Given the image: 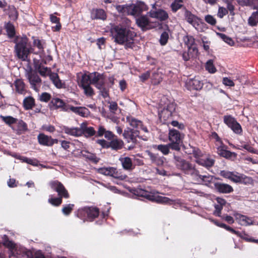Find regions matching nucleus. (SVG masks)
<instances>
[{"label":"nucleus","instance_id":"nucleus-1","mask_svg":"<svg viewBox=\"0 0 258 258\" xmlns=\"http://www.w3.org/2000/svg\"><path fill=\"white\" fill-rule=\"evenodd\" d=\"M110 32L114 41L119 45H124L125 49H133L135 47L136 33L127 23H120L111 26Z\"/></svg>","mask_w":258,"mask_h":258},{"label":"nucleus","instance_id":"nucleus-2","mask_svg":"<svg viewBox=\"0 0 258 258\" xmlns=\"http://www.w3.org/2000/svg\"><path fill=\"white\" fill-rule=\"evenodd\" d=\"M126 121L131 126L136 128V130H134L128 128L127 130H125L123 133V136L125 141L127 143H131V145L127 146L126 149L128 150H131L135 147V145L137 142V138H140L139 130L140 129L146 133H148V130L147 127L143 125L141 120L135 118L133 116H127Z\"/></svg>","mask_w":258,"mask_h":258},{"label":"nucleus","instance_id":"nucleus-3","mask_svg":"<svg viewBox=\"0 0 258 258\" xmlns=\"http://www.w3.org/2000/svg\"><path fill=\"white\" fill-rule=\"evenodd\" d=\"M29 39L26 36H17L13 40L15 44V55L23 61H26L29 55L33 53V48L28 43Z\"/></svg>","mask_w":258,"mask_h":258},{"label":"nucleus","instance_id":"nucleus-4","mask_svg":"<svg viewBox=\"0 0 258 258\" xmlns=\"http://www.w3.org/2000/svg\"><path fill=\"white\" fill-rule=\"evenodd\" d=\"M174 163L176 168L186 175H190L191 178L198 177V169L195 164L180 156L174 155Z\"/></svg>","mask_w":258,"mask_h":258},{"label":"nucleus","instance_id":"nucleus-5","mask_svg":"<svg viewBox=\"0 0 258 258\" xmlns=\"http://www.w3.org/2000/svg\"><path fill=\"white\" fill-rule=\"evenodd\" d=\"M99 209L96 207L86 206L78 210L76 216L84 221H93L99 215Z\"/></svg>","mask_w":258,"mask_h":258},{"label":"nucleus","instance_id":"nucleus-6","mask_svg":"<svg viewBox=\"0 0 258 258\" xmlns=\"http://www.w3.org/2000/svg\"><path fill=\"white\" fill-rule=\"evenodd\" d=\"M176 104L174 102H170L162 109L159 110V118L163 123L166 124L172 119L175 112Z\"/></svg>","mask_w":258,"mask_h":258},{"label":"nucleus","instance_id":"nucleus-7","mask_svg":"<svg viewBox=\"0 0 258 258\" xmlns=\"http://www.w3.org/2000/svg\"><path fill=\"white\" fill-rule=\"evenodd\" d=\"M183 137L182 134L175 129H170L168 133V139L171 149L179 151L182 144Z\"/></svg>","mask_w":258,"mask_h":258},{"label":"nucleus","instance_id":"nucleus-8","mask_svg":"<svg viewBox=\"0 0 258 258\" xmlns=\"http://www.w3.org/2000/svg\"><path fill=\"white\" fill-rule=\"evenodd\" d=\"M51 189L57 193L58 196L60 198L68 199L70 194L62 183L58 180L52 181L49 183Z\"/></svg>","mask_w":258,"mask_h":258},{"label":"nucleus","instance_id":"nucleus-9","mask_svg":"<svg viewBox=\"0 0 258 258\" xmlns=\"http://www.w3.org/2000/svg\"><path fill=\"white\" fill-rule=\"evenodd\" d=\"M128 15L139 17L144 11L148 10V7L145 3L139 2L136 4H130L128 7Z\"/></svg>","mask_w":258,"mask_h":258},{"label":"nucleus","instance_id":"nucleus-10","mask_svg":"<svg viewBox=\"0 0 258 258\" xmlns=\"http://www.w3.org/2000/svg\"><path fill=\"white\" fill-rule=\"evenodd\" d=\"M184 16L186 21L191 24L197 30H199L201 23V19L184 7Z\"/></svg>","mask_w":258,"mask_h":258},{"label":"nucleus","instance_id":"nucleus-11","mask_svg":"<svg viewBox=\"0 0 258 258\" xmlns=\"http://www.w3.org/2000/svg\"><path fill=\"white\" fill-rule=\"evenodd\" d=\"M92 74L94 77L92 80V85H94L97 89H101L102 87L107 86L104 74L94 72L92 73Z\"/></svg>","mask_w":258,"mask_h":258},{"label":"nucleus","instance_id":"nucleus-12","mask_svg":"<svg viewBox=\"0 0 258 258\" xmlns=\"http://www.w3.org/2000/svg\"><path fill=\"white\" fill-rule=\"evenodd\" d=\"M146 199L157 203L168 204L170 205L173 203V201L169 198L159 196L154 192H149Z\"/></svg>","mask_w":258,"mask_h":258},{"label":"nucleus","instance_id":"nucleus-13","mask_svg":"<svg viewBox=\"0 0 258 258\" xmlns=\"http://www.w3.org/2000/svg\"><path fill=\"white\" fill-rule=\"evenodd\" d=\"M137 26L143 31L152 28L151 21L147 15H141L136 19Z\"/></svg>","mask_w":258,"mask_h":258},{"label":"nucleus","instance_id":"nucleus-14","mask_svg":"<svg viewBox=\"0 0 258 258\" xmlns=\"http://www.w3.org/2000/svg\"><path fill=\"white\" fill-rule=\"evenodd\" d=\"M203 86V82L195 77L192 79H188L185 82V87L188 90H200Z\"/></svg>","mask_w":258,"mask_h":258},{"label":"nucleus","instance_id":"nucleus-15","mask_svg":"<svg viewBox=\"0 0 258 258\" xmlns=\"http://www.w3.org/2000/svg\"><path fill=\"white\" fill-rule=\"evenodd\" d=\"M227 146L223 144L217 148V153L220 156L226 159H231L236 158L237 154L227 150Z\"/></svg>","mask_w":258,"mask_h":258},{"label":"nucleus","instance_id":"nucleus-16","mask_svg":"<svg viewBox=\"0 0 258 258\" xmlns=\"http://www.w3.org/2000/svg\"><path fill=\"white\" fill-rule=\"evenodd\" d=\"M147 14L151 18L157 19L160 21H165L169 17L168 13L162 9H158L157 11L151 10Z\"/></svg>","mask_w":258,"mask_h":258},{"label":"nucleus","instance_id":"nucleus-17","mask_svg":"<svg viewBox=\"0 0 258 258\" xmlns=\"http://www.w3.org/2000/svg\"><path fill=\"white\" fill-rule=\"evenodd\" d=\"M68 105L58 98H53L49 103L50 108L52 106L54 109H60L64 111H68Z\"/></svg>","mask_w":258,"mask_h":258},{"label":"nucleus","instance_id":"nucleus-18","mask_svg":"<svg viewBox=\"0 0 258 258\" xmlns=\"http://www.w3.org/2000/svg\"><path fill=\"white\" fill-rule=\"evenodd\" d=\"M28 79L31 88L35 91H38L41 83V79L39 76L36 73H31L28 75Z\"/></svg>","mask_w":258,"mask_h":258},{"label":"nucleus","instance_id":"nucleus-19","mask_svg":"<svg viewBox=\"0 0 258 258\" xmlns=\"http://www.w3.org/2000/svg\"><path fill=\"white\" fill-rule=\"evenodd\" d=\"M214 186L216 190L220 193L229 194L233 191V187L226 183L216 182Z\"/></svg>","mask_w":258,"mask_h":258},{"label":"nucleus","instance_id":"nucleus-20","mask_svg":"<svg viewBox=\"0 0 258 258\" xmlns=\"http://www.w3.org/2000/svg\"><path fill=\"white\" fill-rule=\"evenodd\" d=\"M91 18L92 20H105L107 15L105 11L102 9H93L91 12Z\"/></svg>","mask_w":258,"mask_h":258},{"label":"nucleus","instance_id":"nucleus-21","mask_svg":"<svg viewBox=\"0 0 258 258\" xmlns=\"http://www.w3.org/2000/svg\"><path fill=\"white\" fill-rule=\"evenodd\" d=\"M123 168L127 171H132L135 168L132 159L129 157H120L119 158Z\"/></svg>","mask_w":258,"mask_h":258},{"label":"nucleus","instance_id":"nucleus-22","mask_svg":"<svg viewBox=\"0 0 258 258\" xmlns=\"http://www.w3.org/2000/svg\"><path fill=\"white\" fill-rule=\"evenodd\" d=\"M34 67L40 75L43 77L49 76L50 74L53 73L51 72L50 68L43 66L41 63H39V61L37 62H34Z\"/></svg>","mask_w":258,"mask_h":258},{"label":"nucleus","instance_id":"nucleus-23","mask_svg":"<svg viewBox=\"0 0 258 258\" xmlns=\"http://www.w3.org/2000/svg\"><path fill=\"white\" fill-rule=\"evenodd\" d=\"M231 180L235 183H241L246 184L251 182V178L243 174L236 175L233 173Z\"/></svg>","mask_w":258,"mask_h":258},{"label":"nucleus","instance_id":"nucleus-24","mask_svg":"<svg viewBox=\"0 0 258 258\" xmlns=\"http://www.w3.org/2000/svg\"><path fill=\"white\" fill-rule=\"evenodd\" d=\"M198 49L197 47H194L192 50L188 49L187 51H184L180 55L182 59L185 61H187L191 58H195L197 56Z\"/></svg>","mask_w":258,"mask_h":258},{"label":"nucleus","instance_id":"nucleus-25","mask_svg":"<svg viewBox=\"0 0 258 258\" xmlns=\"http://www.w3.org/2000/svg\"><path fill=\"white\" fill-rule=\"evenodd\" d=\"M196 162L199 165L206 167L207 169H209L214 166L215 160L210 157H208L205 158L196 160Z\"/></svg>","mask_w":258,"mask_h":258},{"label":"nucleus","instance_id":"nucleus-26","mask_svg":"<svg viewBox=\"0 0 258 258\" xmlns=\"http://www.w3.org/2000/svg\"><path fill=\"white\" fill-rule=\"evenodd\" d=\"M81 136L83 135L86 137H91L96 134V131L94 127L92 126L88 127L86 123H82L81 124Z\"/></svg>","mask_w":258,"mask_h":258},{"label":"nucleus","instance_id":"nucleus-27","mask_svg":"<svg viewBox=\"0 0 258 258\" xmlns=\"http://www.w3.org/2000/svg\"><path fill=\"white\" fill-rule=\"evenodd\" d=\"M110 148L112 150L118 151L122 149L124 143L121 139H118L116 137L109 141Z\"/></svg>","mask_w":258,"mask_h":258},{"label":"nucleus","instance_id":"nucleus-28","mask_svg":"<svg viewBox=\"0 0 258 258\" xmlns=\"http://www.w3.org/2000/svg\"><path fill=\"white\" fill-rule=\"evenodd\" d=\"M49 78L54 85L58 89L64 88L65 83L63 82L59 77L57 73L50 74Z\"/></svg>","mask_w":258,"mask_h":258},{"label":"nucleus","instance_id":"nucleus-29","mask_svg":"<svg viewBox=\"0 0 258 258\" xmlns=\"http://www.w3.org/2000/svg\"><path fill=\"white\" fill-rule=\"evenodd\" d=\"M62 130L64 133L70 136L74 137H80L81 136V130L80 127H69L67 126H63Z\"/></svg>","mask_w":258,"mask_h":258},{"label":"nucleus","instance_id":"nucleus-30","mask_svg":"<svg viewBox=\"0 0 258 258\" xmlns=\"http://www.w3.org/2000/svg\"><path fill=\"white\" fill-rule=\"evenodd\" d=\"M148 155L153 163L158 166H161L163 164L165 158L163 156H160L158 154L153 153L151 152H148Z\"/></svg>","mask_w":258,"mask_h":258},{"label":"nucleus","instance_id":"nucleus-31","mask_svg":"<svg viewBox=\"0 0 258 258\" xmlns=\"http://www.w3.org/2000/svg\"><path fill=\"white\" fill-rule=\"evenodd\" d=\"M88 73V74L85 73L82 76L80 83L79 84L80 87L92 84V80L94 76L93 75L92 73Z\"/></svg>","mask_w":258,"mask_h":258},{"label":"nucleus","instance_id":"nucleus-32","mask_svg":"<svg viewBox=\"0 0 258 258\" xmlns=\"http://www.w3.org/2000/svg\"><path fill=\"white\" fill-rule=\"evenodd\" d=\"M35 105V99L32 96L26 97L23 101V107L25 110L32 109Z\"/></svg>","mask_w":258,"mask_h":258},{"label":"nucleus","instance_id":"nucleus-33","mask_svg":"<svg viewBox=\"0 0 258 258\" xmlns=\"http://www.w3.org/2000/svg\"><path fill=\"white\" fill-rule=\"evenodd\" d=\"M51 136L45 135L44 134L40 133L37 137L38 142L41 145L51 146Z\"/></svg>","mask_w":258,"mask_h":258},{"label":"nucleus","instance_id":"nucleus-34","mask_svg":"<svg viewBox=\"0 0 258 258\" xmlns=\"http://www.w3.org/2000/svg\"><path fill=\"white\" fill-rule=\"evenodd\" d=\"M198 175L196 178L192 177V179L196 182L199 183H210L213 179L212 176L208 175H201L200 174V171L198 170Z\"/></svg>","mask_w":258,"mask_h":258},{"label":"nucleus","instance_id":"nucleus-35","mask_svg":"<svg viewBox=\"0 0 258 258\" xmlns=\"http://www.w3.org/2000/svg\"><path fill=\"white\" fill-rule=\"evenodd\" d=\"M5 29L9 38H15L17 36H16V30L14 25L10 22L5 24Z\"/></svg>","mask_w":258,"mask_h":258},{"label":"nucleus","instance_id":"nucleus-36","mask_svg":"<svg viewBox=\"0 0 258 258\" xmlns=\"http://www.w3.org/2000/svg\"><path fill=\"white\" fill-rule=\"evenodd\" d=\"M234 216L238 222L242 225L249 224L251 223L250 218L246 216L239 213H236L234 214Z\"/></svg>","mask_w":258,"mask_h":258},{"label":"nucleus","instance_id":"nucleus-37","mask_svg":"<svg viewBox=\"0 0 258 258\" xmlns=\"http://www.w3.org/2000/svg\"><path fill=\"white\" fill-rule=\"evenodd\" d=\"M16 91L19 94H23L25 92V85L21 79H17L15 82Z\"/></svg>","mask_w":258,"mask_h":258},{"label":"nucleus","instance_id":"nucleus-38","mask_svg":"<svg viewBox=\"0 0 258 258\" xmlns=\"http://www.w3.org/2000/svg\"><path fill=\"white\" fill-rule=\"evenodd\" d=\"M184 41L188 49L192 50L194 47H197L195 45V39L192 36H185L184 38Z\"/></svg>","mask_w":258,"mask_h":258},{"label":"nucleus","instance_id":"nucleus-39","mask_svg":"<svg viewBox=\"0 0 258 258\" xmlns=\"http://www.w3.org/2000/svg\"><path fill=\"white\" fill-rule=\"evenodd\" d=\"M83 154V157L89 160L93 163L97 164L100 160V158L96 156V154L89 152L87 151H84Z\"/></svg>","mask_w":258,"mask_h":258},{"label":"nucleus","instance_id":"nucleus-40","mask_svg":"<svg viewBox=\"0 0 258 258\" xmlns=\"http://www.w3.org/2000/svg\"><path fill=\"white\" fill-rule=\"evenodd\" d=\"M154 148L156 149L158 151H160L163 155H167L170 152V149H171V146L170 143L166 145H155Z\"/></svg>","mask_w":258,"mask_h":258},{"label":"nucleus","instance_id":"nucleus-41","mask_svg":"<svg viewBox=\"0 0 258 258\" xmlns=\"http://www.w3.org/2000/svg\"><path fill=\"white\" fill-rule=\"evenodd\" d=\"M67 109L68 111L71 110L81 116H84L85 114V110H87L85 107H75L69 104L68 105Z\"/></svg>","mask_w":258,"mask_h":258},{"label":"nucleus","instance_id":"nucleus-42","mask_svg":"<svg viewBox=\"0 0 258 258\" xmlns=\"http://www.w3.org/2000/svg\"><path fill=\"white\" fill-rule=\"evenodd\" d=\"M241 6H249L253 7V9H258V0H243L240 2Z\"/></svg>","mask_w":258,"mask_h":258},{"label":"nucleus","instance_id":"nucleus-43","mask_svg":"<svg viewBox=\"0 0 258 258\" xmlns=\"http://www.w3.org/2000/svg\"><path fill=\"white\" fill-rule=\"evenodd\" d=\"M130 191L136 196L144 197L146 199L149 192L148 191L140 188H133Z\"/></svg>","mask_w":258,"mask_h":258},{"label":"nucleus","instance_id":"nucleus-44","mask_svg":"<svg viewBox=\"0 0 258 258\" xmlns=\"http://www.w3.org/2000/svg\"><path fill=\"white\" fill-rule=\"evenodd\" d=\"M258 23V11L252 13L248 19V24L249 26H256Z\"/></svg>","mask_w":258,"mask_h":258},{"label":"nucleus","instance_id":"nucleus-45","mask_svg":"<svg viewBox=\"0 0 258 258\" xmlns=\"http://www.w3.org/2000/svg\"><path fill=\"white\" fill-rule=\"evenodd\" d=\"M182 0H174L171 4V9L173 13L176 12L178 10L184 7L182 4Z\"/></svg>","mask_w":258,"mask_h":258},{"label":"nucleus","instance_id":"nucleus-46","mask_svg":"<svg viewBox=\"0 0 258 258\" xmlns=\"http://www.w3.org/2000/svg\"><path fill=\"white\" fill-rule=\"evenodd\" d=\"M28 130L27 124L23 120H20L17 123V132L18 134H21Z\"/></svg>","mask_w":258,"mask_h":258},{"label":"nucleus","instance_id":"nucleus-47","mask_svg":"<svg viewBox=\"0 0 258 258\" xmlns=\"http://www.w3.org/2000/svg\"><path fill=\"white\" fill-rule=\"evenodd\" d=\"M223 122L229 127L230 125L237 122L236 119L231 115H226L223 116Z\"/></svg>","mask_w":258,"mask_h":258},{"label":"nucleus","instance_id":"nucleus-48","mask_svg":"<svg viewBox=\"0 0 258 258\" xmlns=\"http://www.w3.org/2000/svg\"><path fill=\"white\" fill-rule=\"evenodd\" d=\"M0 118L2 119V120L6 123V124L11 126L12 124L14 123H16L18 119L14 118L11 116H3L1 115Z\"/></svg>","mask_w":258,"mask_h":258},{"label":"nucleus","instance_id":"nucleus-49","mask_svg":"<svg viewBox=\"0 0 258 258\" xmlns=\"http://www.w3.org/2000/svg\"><path fill=\"white\" fill-rule=\"evenodd\" d=\"M229 127L236 134L241 135L242 134V127L238 122L230 125Z\"/></svg>","mask_w":258,"mask_h":258},{"label":"nucleus","instance_id":"nucleus-50","mask_svg":"<svg viewBox=\"0 0 258 258\" xmlns=\"http://www.w3.org/2000/svg\"><path fill=\"white\" fill-rule=\"evenodd\" d=\"M217 35L222 39L225 42L227 43L230 46H233L234 44V41L232 40V39L226 34L221 33H217Z\"/></svg>","mask_w":258,"mask_h":258},{"label":"nucleus","instance_id":"nucleus-51","mask_svg":"<svg viewBox=\"0 0 258 258\" xmlns=\"http://www.w3.org/2000/svg\"><path fill=\"white\" fill-rule=\"evenodd\" d=\"M113 169V167H102L98 169V172L105 175L111 176Z\"/></svg>","mask_w":258,"mask_h":258},{"label":"nucleus","instance_id":"nucleus-52","mask_svg":"<svg viewBox=\"0 0 258 258\" xmlns=\"http://www.w3.org/2000/svg\"><path fill=\"white\" fill-rule=\"evenodd\" d=\"M128 7L129 5H117L115 7V9L119 13L128 15L129 9Z\"/></svg>","mask_w":258,"mask_h":258},{"label":"nucleus","instance_id":"nucleus-53","mask_svg":"<svg viewBox=\"0 0 258 258\" xmlns=\"http://www.w3.org/2000/svg\"><path fill=\"white\" fill-rule=\"evenodd\" d=\"M111 176L120 180H125L127 177L126 175L121 174L120 172H119L116 168H114Z\"/></svg>","mask_w":258,"mask_h":258},{"label":"nucleus","instance_id":"nucleus-54","mask_svg":"<svg viewBox=\"0 0 258 258\" xmlns=\"http://www.w3.org/2000/svg\"><path fill=\"white\" fill-rule=\"evenodd\" d=\"M205 67L206 70L212 74L215 73L217 71L216 68L214 65L213 61L212 59H210L207 61V62L206 63Z\"/></svg>","mask_w":258,"mask_h":258},{"label":"nucleus","instance_id":"nucleus-55","mask_svg":"<svg viewBox=\"0 0 258 258\" xmlns=\"http://www.w3.org/2000/svg\"><path fill=\"white\" fill-rule=\"evenodd\" d=\"M83 90L84 94L86 96L91 97L94 95V91L91 87L90 85H87L83 87H81Z\"/></svg>","mask_w":258,"mask_h":258},{"label":"nucleus","instance_id":"nucleus-56","mask_svg":"<svg viewBox=\"0 0 258 258\" xmlns=\"http://www.w3.org/2000/svg\"><path fill=\"white\" fill-rule=\"evenodd\" d=\"M48 203L54 206H59L62 202V199L58 197L57 198H50L48 200Z\"/></svg>","mask_w":258,"mask_h":258},{"label":"nucleus","instance_id":"nucleus-57","mask_svg":"<svg viewBox=\"0 0 258 258\" xmlns=\"http://www.w3.org/2000/svg\"><path fill=\"white\" fill-rule=\"evenodd\" d=\"M74 207V204H72L64 206L62 209L63 214L66 216L69 215L72 213Z\"/></svg>","mask_w":258,"mask_h":258},{"label":"nucleus","instance_id":"nucleus-58","mask_svg":"<svg viewBox=\"0 0 258 258\" xmlns=\"http://www.w3.org/2000/svg\"><path fill=\"white\" fill-rule=\"evenodd\" d=\"M169 39L168 33L166 31H164L160 36L159 42L161 45H165L167 44Z\"/></svg>","mask_w":258,"mask_h":258},{"label":"nucleus","instance_id":"nucleus-59","mask_svg":"<svg viewBox=\"0 0 258 258\" xmlns=\"http://www.w3.org/2000/svg\"><path fill=\"white\" fill-rule=\"evenodd\" d=\"M221 228H224L232 234H235L237 236H240V233L238 231H236L233 229L232 227L226 225L225 224H221Z\"/></svg>","mask_w":258,"mask_h":258},{"label":"nucleus","instance_id":"nucleus-60","mask_svg":"<svg viewBox=\"0 0 258 258\" xmlns=\"http://www.w3.org/2000/svg\"><path fill=\"white\" fill-rule=\"evenodd\" d=\"M51 98V95L47 92H43L40 96L39 100L41 102H48Z\"/></svg>","mask_w":258,"mask_h":258},{"label":"nucleus","instance_id":"nucleus-61","mask_svg":"<svg viewBox=\"0 0 258 258\" xmlns=\"http://www.w3.org/2000/svg\"><path fill=\"white\" fill-rule=\"evenodd\" d=\"M205 21L212 26H215L217 23L216 19L211 15H207L205 17Z\"/></svg>","mask_w":258,"mask_h":258},{"label":"nucleus","instance_id":"nucleus-62","mask_svg":"<svg viewBox=\"0 0 258 258\" xmlns=\"http://www.w3.org/2000/svg\"><path fill=\"white\" fill-rule=\"evenodd\" d=\"M192 154H193L194 157L195 158L196 160L201 159V157L203 156V153L201 150L196 147L192 148Z\"/></svg>","mask_w":258,"mask_h":258},{"label":"nucleus","instance_id":"nucleus-63","mask_svg":"<svg viewBox=\"0 0 258 258\" xmlns=\"http://www.w3.org/2000/svg\"><path fill=\"white\" fill-rule=\"evenodd\" d=\"M170 123L174 127H176L179 130H184L185 128V125L182 123H179L178 121L171 120L168 121L167 124Z\"/></svg>","mask_w":258,"mask_h":258},{"label":"nucleus","instance_id":"nucleus-64","mask_svg":"<svg viewBox=\"0 0 258 258\" xmlns=\"http://www.w3.org/2000/svg\"><path fill=\"white\" fill-rule=\"evenodd\" d=\"M100 91V94L104 98H106L109 96V87L106 86L102 87L101 89H98Z\"/></svg>","mask_w":258,"mask_h":258}]
</instances>
